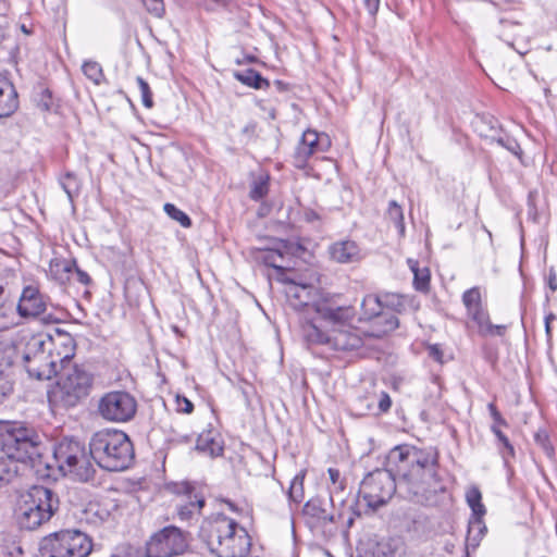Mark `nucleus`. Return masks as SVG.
Here are the masks:
<instances>
[{"label": "nucleus", "mask_w": 557, "mask_h": 557, "mask_svg": "<svg viewBox=\"0 0 557 557\" xmlns=\"http://www.w3.org/2000/svg\"><path fill=\"white\" fill-rule=\"evenodd\" d=\"M15 349L13 347L0 348V374L14 363Z\"/></svg>", "instance_id": "obj_45"}, {"label": "nucleus", "mask_w": 557, "mask_h": 557, "mask_svg": "<svg viewBox=\"0 0 557 557\" xmlns=\"http://www.w3.org/2000/svg\"><path fill=\"white\" fill-rule=\"evenodd\" d=\"M436 462L437 451L434 448L410 447V469L409 472H404L398 487L405 488L408 494L413 496L419 495L423 491L425 472H432Z\"/></svg>", "instance_id": "obj_9"}, {"label": "nucleus", "mask_w": 557, "mask_h": 557, "mask_svg": "<svg viewBox=\"0 0 557 557\" xmlns=\"http://www.w3.org/2000/svg\"><path fill=\"white\" fill-rule=\"evenodd\" d=\"M81 516L77 517V522H98V520L102 521L104 518L99 516V505L95 503H89L85 508L81 510Z\"/></svg>", "instance_id": "obj_40"}, {"label": "nucleus", "mask_w": 557, "mask_h": 557, "mask_svg": "<svg viewBox=\"0 0 557 557\" xmlns=\"http://www.w3.org/2000/svg\"><path fill=\"white\" fill-rule=\"evenodd\" d=\"M10 293L7 290L4 285H0V311L4 308L5 304L9 301Z\"/></svg>", "instance_id": "obj_56"}, {"label": "nucleus", "mask_w": 557, "mask_h": 557, "mask_svg": "<svg viewBox=\"0 0 557 557\" xmlns=\"http://www.w3.org/2000/svg\"><path fill=\"white\" fill-rule=\"evenodd\" d=\"M386 216L395 223L396 228L398 230L399 235L405 236V223H404V211L403 208L395 200H391L388 202V207L386 210Z\"/></svg>", "instance_id": "obj_35"}, {"label": "nucleus", "mask_w": 557, "mask_h": 557, "mask_svg": "<svg viewBox=\"0 0 557 557\" xmlns=\"http://www.w3.org/2000/svg\"><path fill=\"white\" fill-rule=\"evenodd\" d=\"M16 310L22 318H37L47 310V298L37 287L28 285L22 290Z\"/></svg>", "instance_id": "obj_16"}, {"label": "nucleus", "mask_w": 557, "mask_h": 557, "mask_svg": "<svg viewBox=\"0 0 557 557\" xmlns=\"http://www.w3.org/2000/svg\"><path fill=\"white\" fill-rule=\"evenodd\" d=\"M137 403L126 392L107 393L99 401L98 410L100 416L112 422L129 421L136 413Z\"/></svg>", "instance_id": "obj_11"}, {"label": "nucleus", "mask_w": 557, "mask_h": 557, "mask_svg": "<svg viewBox=\"0 0 557 557\" xmlns=\"http://www.w3.org/2000/svg\"><path fill=\"white\" fill-rule=\"evenodd\" d=\"M224 506L231 512H234L239 519H252L251 509L246 504H236L231 500H224Z\"/></svg>", "instance_id": "obj_43"}, {"label": "nucleus", "mask_w": 557, "mask_h": 557, "mask_svg": "<svg viewBox=\"0 0 557 557\" xmlns=\"http://www.w3.org/2000/svg\"><path fill=\"white\" fill-rule=\"evenodd\" d=\"M23 360L29 376L37 380H49L60 371L54 361L53 349H50L48 354L34 356L29 359Z\"/></svg>", "instance_id": "obj_17"}, {"label": "nucleus", "mask_w": 557, "mask_h": 557, "mask_svg": "<svg viewBox=\"0 0 557 557\" xmlns=\"http://www.w3.org/2000/svg\"><path fill=\"white\" fill-rule=\"evenodd\" d=\"M487 529L485 524H468L466 536V552L469 555L470 549H475Z\"/></svg>", "instance_id": "obj_32"}, {"label": "nucleus", "mask_w": 557, "mask_h": 557, "mask_svg": "<svg viewBox=\"0 0 557 557\" xmlns=\"http://www.w3.org/2000/svg\"><path fill=\"white\" fill-rule=\"evenodd\" d=\"M136 82H137L140 95H141L143 104L146 108H151L152 107V97H151V91H150V87H149L148 83L140 76H138L136 78Z\"/></svg>", "instance_id": "obj_46"}, {"label": "nucleus", "mask_w": 557, "mask_h": 557, "mask_svg": "<svg viewBox=\"0 0 557 557\" xmlns=\"http://www.w3.org/2000/svg\"><path fill=\"white\" fill-rule=\"evenodd\" d=\"M330 147L331 140L326 134L313 129L305 131L293 154L294 165L298 169H305L310 157L325 152Z\"/></svg>", "instance_id": "obj_13"}, {"label": "nucleus", "mask_w": 557, "mask_h": 557, "mask_svg": "<svg viewBox=\"0 0 557 557\" xmlns=\"http://www.w3.org/2000/svg\"><path fill=\"white\" fill-rule=\"evenodd\" d=\"M429 355L434 360H436L438 362H442L443 354H442V351H441V349H440V347L437 345H432V346L429 347Z\"/></svg>", "instance_id": "obj_57"}, {"label": "nucleus", "mask_w": 557, "mask_h": 557, "mask_svg": "<svg viewBox=\"0 0 557 557\" xmlns=\"http://www.w3.org/2000/svg\"><path fill=\"white\" fill-rule=\"evenodd\" d=\"M75 260H51L49 272L51 277L60 284H65L72 278Z\"/></svg>", "instance_id": "obj_28"}, {"label": "nucleus", "mask_w": 557, "mask_h": 557, "mask_svg": "<svg viewBox=\"0 0 557 557\" xmlns=\"http://www.w3.org/2000/svg\"><path fill=\"white\" fill-rule=\"evenodd\" d=\"M91 550V539L76 530L51 533L39 544L40 557H88Z\"/></svg>", "instance_id": "obj_4"}, {"label": "nucleus", "mask_w": 557, "mask_h": 557, "mask_svg": "<svg viewBox=\"0 0 557 557\" xmlns=\"http://www.w3.org/2000/svg\"><path fill=\"white\" fill-rule=\"evenodd\" d=\"M327 556H329V557H333L330 553H327Z\"/></svg>", "instance_id": "obj_63"}, {"label": "nucleus", "mask_w": 557, "mask_h": 557, "mask_svg": "<svg viewBox=\"0 0 557 557\" xmlns=\"http://www.w3.org/2000/svg\"><path fill=\"white\" fill-rule=\"evenodd\" d=\"M283 281L288 282L289 286L286 290L289 298L295 299L298 304L296 306L309 307L313 298L314 287L309 283H298L295 280L282 277Z\"/></svg>", "instance_id": "obj_25"}, {"label": "nucleus", "mask_w": 557, "mask_h": 557, "mask_svg": "<svg viewBox=\"0 0 557 557\" xmlns=\"http://www.w3.org/2000/svg\"><path fill=\"white\" fill-rule=\"evenodd\" d=\"M174 524H169L147 543L148 557H172L174 555Z\"/></svg>", "instance_id": "obj_18"}, {"label": "nucleus", "mask_w": 557, "mask_h": 557, "mask_svg": "<svg viewBox=\"0 0 557 557\" xmlns=\"http://www.w3.org/2000/svg\"><path fill=\"white\" fill-rule=\"evenodd\" d=\"M555 319L554 314H549L545 318V329H546V333L549 334L550 333V321Z\"/></svg>", "instance_id": "obj_60"}, {"label": "nucleus", "mask_w": 557, "mask_h": 557, "mask_svg": "<svg viewBox=\"0 0 557 557\" xmlns=\"http://www.w3.org/2000/svg\"><path fill=\"white\" fill-rule=\"evenodd\" d=\"M60 185L69 200L73 202L74 197L78 195L81 189V183L77 176L69 172L60 180Z\"/></svg>", "instance_id": "obj_36"}, {"label": "nucleus", "mask_w": 557, "mask_h": 557, "mask_svg": "<svg viewBox=\"0 0 557 557\" xmlns=\"http://www.w3.org/2000/svg\"><path fill=\"white\" fill-rule=\"evenodd\" d=\"M176 222L180 223L183 227L188 228L191 226L190 218L183 211L176 209Z\"/></svg>", "instance_id": "obj_54"}, {"label": "nucleus", "mask_w": 557, "mask_h": 557, "mask_svg": "<svg viewBox=\"0 0 557 557\" xmlns=\"http://www.w3.org/2000/svg\"><path fill=\"white\" fill-rule=\"evenodd\" d=\"M17 108V91L10 79L0 73V119L11 116Z\"/></svg>", "instance_id": "obj_20"}, {"label": "nucleus", "mask_w": 557, "mask_h": 557, "mask_svg": "<svg viewBox=\"0 0 557 557\" xmlns=\"http://www.w3.org/2000/svg\"><path fill=\"white\" fill-rule=\"evenodd\" d=\"M59 498L45 486H34L15 509L18 521L48 522L59 509Z\"/></svg>", "instance_id": "obj_6"}, {"label": "nucleus", "mask_w": 557, "mask_h": 557, "mask_svg": "<svg viewBox=\"0 0 557 557\" xmlns=\"http://www.w3.org/2000/svg\"><path fill=\"white\" fill-rule=\"evenodd\" d=\"M330 484L329 491L332 495L339 494L345 491L346 483L345 479L341 476V472L337 469L329 468L327 470Z\"/></svg>", "instance_id": "obj_41"}, {"label": "nucleus", "mask_w": 557, "mask_h": 557, "mask_svg": "<svg viewBox=\"0 0 557 557\" xmlns=\"http://www.w3.org/2000/svg\"><path fill=\"white\" fill-rule=\"evenodd\" d=\"M462 302L469 318L476 323L479 332L483 335H502L504 325H494L490 322L488 313L482 306V295L479 287H472L462 295Z\"/></svg>", "instance_id": "obj_12"}, {"label": "nucleus", "mask_w": 557, "mask_h": 557, "mask_svg": "<svg viewBox=\"0 0 557 557\" xmlns=\"http://www.w3.org/2000/svg\"><path fill=\"white\" fill-rule=\"evenodd\" d=\"M536 444L543 449L547 457L554 456V448L545 432H537L534 436Z\"/></svg>", "instance_id": "obj_47"}, {"label": "nucleus", "mask_w": 557, "mask_h": 557, "mask_svg": "<svg viewBox=\"0 0 557 557\" xmlns=\"http://www.w3.org/2000/svg\"><path fill=\"white\" fill-rule=\"evenodd\" d=\"M164 211L166 212V214L170 218L174 219V203H170V202L165 203Z\"/></svg>", "instance_id": "obj_59"}, {"label": "nucleus", "mask_w": 557, "mask_h": 557, "mask_svg": "<svg viewBox=\"0 0 557 557\" xmlns=\"http://www.w3.org/2000/svg\"><path fill=\"white\" fill-rule=\"evenodd\" d=\"M89 451L96 463L108 471H123L134 459L129 437L119 430L106 429L96 432L90 438Z\"/></svg>", "instance_id": "obj_2"}, {"label": "nucleus", "mask_w": 557, "mask_h": 557, "mask_svg": "<svg viewBox=\"0 0 557 557\" xmlns=\"http://www.w3.org/2000/svg\"><path fill=\"white\" fill-rule=\"evenodd\" d=\"M410 447L408 445H399L389 450L387 455L388 470L396 476L397 482L403 480L404 472H409L408 466H410Z\"/></svg>", "instance_id": "obj_21"}, {"label": "nucleus", "mask_w": 557, "mask_h": 557, "mask_svg": "<svg viewBox=\"0 0 557 557\" xmlns=\"http://www.w3.org/2000/svg\"><path fill=\"white\" fill-rule=\"evenodd\" d=\"M55 348L57 342L54 337L46 333L33 334L25 344L23 359H29L34 356L48 354L50 349Z\"/></svg>", "instance_id": "obj_22"}, {"label": "nucleus", "mask_w": 557, "mask_h": 557, "mask_svg": "<svg viewBox=\"0 0 557 557\" xmlns=\"http://www.w3.org/2000/svg\"><path fill=\"white\" fill-rule=\"evenodd\" d=\"M263 261L265 264L274 268L277 271H285L290 268L289 261H286L282 249H273L267 251L263 256Z\"/></svg>", "instance_id": "obj_33"}, {"label": "nucleus", "mask_w": 557, "mask_h": 557, "mask_svg": "<svg viewBox=\"0 0 557 557\" xmlns=\"http://www.w3.org/2000/svg\"><path fill=\"white\" fill-rule=\"evenodd\" d=\"M54 339L57 342V348L53 349L54 361L58 367L60 364L59 370H63L64 367H72L71 359L75 349L74 339L70 334H58Z\"/></svg>", "instance_id": "obj_24"}, {"label": "nucleus", "mask_w": 557, "mask_h": 557, "mask_svg": "<svg viewBox=\"0 0 557 557\" xmlns=\"http://www.w3.org/2000/svg\"><path fill=\"white\" fill-rule=\"evenodd\" d=\"M176 532V555H178V539L181 537V531L178 528L175 529Z\"/></svg>", "instance_id": "obj_61"}, {"label": "nucleus", "mask_w": 557, "mask_h": 557, "mask_svg": "<svg viewBox=\"0 0 557 557\" xmlns=\"http://www.w3.org/2000/svg\"><path fill=\"white\" fill-rule=\"evenodd\" d=\"M312 308L318 318L301 324V335L308 345L352 350L362 346L363 337L381 338L398 326L396 315L383 310L381 296L376 295H367L361 302L359 321L370 322L364 331L352 326L355 309L351 306H341L332 298H323Z\"/></svg>", "instance_id": "obj_1"}, {"label": "nucleus", "mask_w": 557, "mask_h": 557, "mask_svg": "<svg viewBox=\"0 0 557 557\" xmlns=\"http://www.w3.org/2000/svg\"><path fill=\"white\" fill-rule=\"evenodd\" d=\"M235 77L240 83L255 89L269 87V82L263 78L257 71L247 69L235 73Z\"/></svg>", "instance_id": "obj_31"}, {"label": "nucleus", "mask_w": 557, "mask_h": 557, "mask_svg": "<svg viewBox=\"0 0 557 557\" xmlns=\"http://www.w3.org/2000/svg\"><path fill=\"white\" fill-rule=\"evenodd\" d=\"M58 374L55 385L48 392V401L53 410L73 408L88 396L92 377L83 367H64Z\"/></svg>", "instance_id": "obj_3"}, {"label": "nucleus", "mask_w": 557, "mask_h": 557, "mask_svg": "<svg viewBox=\"0 0 557 557\" xmlns=\"http://www.w3.org/2000/svg\"><path fill=\"white\" fill-rule=\"evenodd\" d=\"M306 471L301 470L297 473L292 482L288 490V497L294 503H300L304 499V480H305Z\"/></svg>", "instance_id": "obj_37"}, {"label": "nucleus", "mask_w": 557, "mask_h": 557, "mask_svg": "<svg viewBox=\"0 0 557 557\" xmlns=\"http://www.w3.org/2000/svg\"><path fill=\"white\" fill-rule=\"evenodd\" d=\"M407 264L413 273V286L417 290L426 293L430 287V270L426 267L420 268L419 262L414 259L409 258Z\"/></svg>", "instance_id": "obj_29"}, {"label": "nucleus", "mask_w": 557, "mask_h": 557, "mask_svg": "<svg viewBox=\"0 0 557 557\" xmlns=\"http://www.w3.org/2000/svg\"><path fill=\"white\" fill-rule=\"evenodd\" d=\"M39 436L35 432V440L33 441V449L26 456L22 458H13L9 456L7 451L1 450L0 455V484H5L11 482L18 472V462H25L27 459H32L34 456L39 455L38 445H39Z\"/></svg>", "instance_id": "obj_19"}, {"label": "nucleus", "mask_w": 557, "mask_h": 557, "mask_svg": "<svg viewBox=\"0 0 557 557\" xmlns=\"http://www.w3.org/2000/svg\"><path fill=\"white\" fill-rule=\"evenodd\" d=\"M492 432L495 434V436L498 438V441L504 445L505 450L502 451L503 458L507 460V457H513L515 456V449L512 445L510 444L507 436L499 430V426L496 424L492 425Z\"/></svg>", "instance_id": "obj_44"}, {"label": "nucleus", "mask_w": 557, "mask_h": 557, "mask_svg": "<svg viewBox=\"0 0 557 557\" xmlns=\"http://www.w3.org/2000/svg\"><path fill=\"white\" fill-rule=\"evenodd\" d=\"M383 302V310L394 314V312H401L405 310L406 298L399 294L388 293L381 296Z\"/></svg>", "instance_id": "obj_34"}, {"label": "nucleus", "mask_w": 557, "mask_h": 557, "mask_svg": "<svg viewBox=\"0 0 557 557\" xmlns=\"http://www.w3.org/2000/svg\"><path fill=\"white\" fill-rule=\"evenodd\" d=\"M487 408L494 420L493 424H496L497 426L507 425V422L505 421V419H503L502 414L499 413V411L497 410L496 406L493 403L488 404Z\"/></svg>", "instance_id": "obj_53"}, {"label": "nucleus", "mask_w": 557, "mask_h": 557, "mask_svg": "<svg viewBox=\"0 0 557 557\" xmlns=\"http://www.w3.org/2000/svg\"><path fill=\"white\" fill-rule=\"evenodd\" d=\"M397 486V479L391 470L376 469L364 476L359 493L367 506L376 509L391 499Z\"/></svg>", "instance_id": "obj_8"}, {"label": "nucleus", "mask_w": 557, "mask_h": 557, "mask_svg": "<svg viewBox=\"0 0 557 557\" xmlns=\"http://www.w3.org/2000/svg\"><path fill=\"white\" fill-rule=\"evenodd\" d=\"M12 389V383L3 375H0V404L11 394Z\"/></svg>", "instance_id": "obj_50"}, {"label": "nucleus", "mask_w": 557, "mask_h": 557, "mask_svg": "<svg viewBox=\"0 0 557 557\" xmlns=\"http://www.w3.org/2000/svg\"><path fill=\"white\" fill-rule=\"evenodd\" d=\"M228 520H230L228 522H231V523L235 522V518H230Z\"/></svg>", "instance_id": "obj_62"}, {"label": "nucleus", "mask_w": 557, "mask_h": 557, "mask_svg": "<svg viewBox=\"0 0 557 557\" xmlns=\"http://www.w3.org/2000/svg\"><path fill=\"white\" fill-rule=\"evenodd\" d=\"M269 191V177L260 175L252 182L250 189V198L253 200H260Z\"/></svg>", "instance_id": "obj_39"}, {"label": "nucleus", "mask_w": 557, "mask_h": 557, "mask_svg": "<svg viewBox=\"0 0 557 557\" xmlns=\"http://www.w3.org/2000/svg\"><path fill=\"white\" fill-rule=\"evenodd\" d=\"M548 286H549L552 292H555L557 289V277H556V274L554 272L549 273Z\"/></svg>", "instance_id": "obj_58"}, {"label": "nucleus", "mask_w": 557, "mask_h": 557, "mask_svg": "<svg viewBox=\"0 0 557 557\" xmlns=\"http://www.w3.org/2000/svg\"><path fill=\"white\" fill-rule=\"evenodd\" d=\"M193 410V403L186 397L176 394V411L190 413Z\"/></svg>", "instance_id": "obj_49"}, {"label": "nucleus", "mask_w": 557, "mask_h": 557, "mask_svg": "<svg viewBox=\"0 0 557 557\" xmlns=\"http://www.w3.org/2000/svg\"><path fill=\"white\" fill-rule=\"evenodd\" d=\"M35 430L16 421L0 420V448L13 458H22L33 449Z\"/></svg>", "instance_id": "obj_10"}, {"label": "nucleus", "mask_w": 557, "mask_h": 557, "mask_svg": "<svg viewBox=\"0 0 557 557\" xmlns=\"http://www.w3.org/2000/svg\"><path fill=\"white\" fill-rule=\"evenodd\" d=\"M54 459L60 471L81 482L94 479L96 469L86 455L84 445L74 438H63L54 447Z\"/></svg>", "instance_id": "obj_5"}, {"label": "nucleus", "mask_w": 557, "mask_h": 557, "mask_svg": "<svg viewBox=\"0 0 557 557\" xmlns=\"http://www.w3.org/2000/svg\"><path fill=\"white\" fill-rule=\"evenodd\" d=\"M329 251L331 258L338 263H350L360 259V249L352 240L336 242Z\"/></svg>", "instance_id": "obj_23"}, {"label": "nucleus", "mask_w": 557, "mask_h": 557, "mask_svg": "<svg viewBox=\"0 0 557 557\" xmlns=\"http://www.w3.org/2000/svg\"><path fill=\"white\" fill-rule=\"evenodd\" d=\"M366 9L371 15H374L380 7V0H362Z\"/></svg>", "instance_id": "obj_55"}, {"label": "nucleus", "mask_w": 557, "mask_h": 557, "mask_svg": "<svg viewBox=\"0 0 557 557\" xmlns=\"http://www.w3.org/2000/svg\"><path fill=\"white\" fill-rule=\"evenodd\" d=\"M146 9L153 15L160 17L164 12L162 0H140Z\"/></svg>", "instance_id": "obj_48"}, {"label": "nucleus", "mask_w": 557, "mask_h": 557, "mask_svg": "<svg viewBox=\"0 0 557 557\" xmlns=\"http://www.w3.org/2000/svg\"><path fill=\"white\" fill-rule=\"evenodd\" d=\"M392 406V399L389 395L385 392H382L379 397L377 408L380 412H386L389 410Z\"/></svg>", "instance_id": "obj_52"}, {"label": "nucleus", "mask_w": 557, "mask_h": 557, "mask_svg": "<svg viewBox=\"0 0 557 557\" xmlns=\"http://www.w3.org/2000/svg\"><path fill=\"white\" fill-rule=\"evenodd\" d=\"M208 544L219 557H245L249 553L251 539L240 524H221L210 535Z\"/></svg>", "instance_id": "obj_7"}, {"label": "nucleus", "mask_w": 557, "mask_h": 557, "mask_svg": "<svg viewBox=\"0 0 557 557\" xmlns=\"http://www.w3.org/2000/svg\"><path fill=\"white\" fill-rule=\"evenodd\" d=\"M72 277H75V280L83 285H88L91 282V278L88 275V273L79 269L76 263L75 268H73Z\"/></svg>", "instance_id": "obj_51"}, {"label": "nucleus", "mask_w": 557, "mask_h": 557, "mask_svg": "<svg viewBox=\"0 0 557 557\" xmlns=\"http://www.w3.org/2000/svg\"><path fill=\"white\" fill-rule=\"evenodd\" d=\"M84 75L94 82L96 85H100L104 75L101 65L95 61H86L82 66Z\"/></svg>", "instance_id": "obj_38"}, {"label": "nucleus", "mask_w": 557, "mask_h": 557, "mask_svg": "<svg viewBox=\"0 0 557 557\" xmlns=\"http://www.w3.org/2000/svg\"><path fill=\"white\" fill-rule=\"evenodd\" d=\"M466 503L471 509L472 518L481 522L486 515V507L482 502V493L476 485H470L466 490Z\"/></svg>", "instance_id": "obj_26"}, {"label": "nucleus", "mask_w": 557, "mask_h": 557, "mask_svg": "<svg viewBox=\"0 0 557 557\" xmlns=\"http://www.w3.org/2000/svg\"><path fill=\"white\" fill-rule=\"evenodd\" d=\"M326 504L319 499L312 498L306 503L304 506L302 512L306 518L314 519L320 522H325L327 520L332 521L333 518L329 515L326 509Z\"/></svg>", "instance_id": "obj_30"}, {"label": "nucleus", "mask_w": 557, "mask_h": 557, "mask_svg": "<svg viewBox=\"0 0 557 557\" xmlns=\"http://www.w3.org/2000/svg\"><path fill=\"white\" fill-rule=\"evenodd\" d=\"M205 499L196 491V486L187 481L176 483V507L181 520L197 519Z\"/></svg>", "instance_id": "obj_15"}, {"label": "nucleus", "mask_w": 557, "mask_h": 557, "mask_svg": "<svg viewBox=\"0 0 557 557\" xmlns=\"http://www.w3.org/2000/svg\"><path fill=\"white\" fill-rule=\"evenodd\" d=\"M359 557H405V543L400 537L361 540L357 547Z\"/></svg>", "instance_id": "obj_14"}, {"label": "nucleus", "mask_w": 557, "mask_h": 557, "mask_svg": "<svg viewBox=\"0 0 557 557\" xmlns=\"http://www.w3.org/2000/svg\"><path fill=\"white\" fill-rule=\"evenodd\" d=\"M196 449L210 457H215L222 454L223 446L221 442L218 441L215 434L212 431H208L199 434L196 442Z\"/></svg>", "instance_id": "obj_27"}, {"label": "nucleus", "mask_w": 557, "mask_h": 557, "mask_svg": "<svg viewBox=\"0 0 557 557\" xmlns=\"http://www.w3.org/2000/svg\"><path fill=\"white\" fill-rule=\"evenodd\" d=\"M492 140H495L500 147H504L515 156L521 154V148L517 140L505 133L493 136Z\"/></svg>", "instance_id": "obj_42"}]
</instances>
